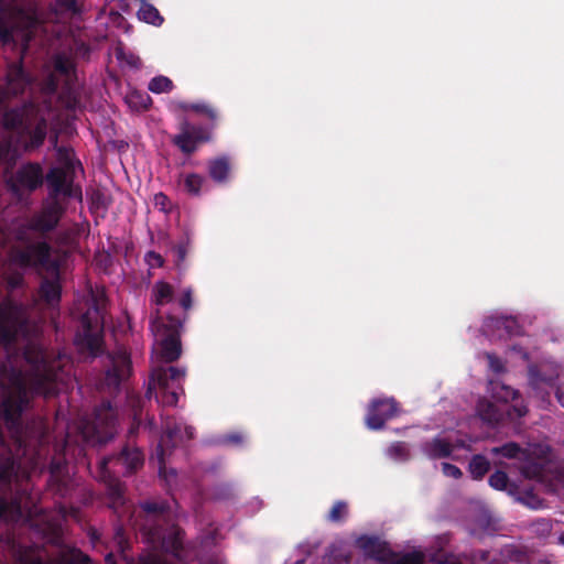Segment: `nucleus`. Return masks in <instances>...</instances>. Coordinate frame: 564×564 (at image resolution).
<instances>
[{
  "mask_svg": "<svg viewBox=\"0 0 564 564\" xmlns=\"http://www.w3.org/2000/svg\"><path fill=\"white\" fill-rule=\"evenodd\" d=\"M17 240L23 246L10 249V261L22 269H41L51 275L42 278L39 286V297L48 307L55 308L62 299L61 260L52 257V246L45 241H29L25 234L20 231Z\"/></svg>",
  "mask_w": 564,
  "mask_h": 564,
  "instance_id": "nucleus-1",
  "label": "nucleus"
},
{
  "mask_svg": "<svg viewBox=\"0 0 564 564\" xmlns=\"http://www.w3.org/2000/svg\"><path fill=\"white\" fill-rule=\"evenodd\" d=\"M139 527L142 535L154 549L178 556L183 549V530L172 521L166 500H147L140 503Z\"/></svg>",
  "mask_w": 564,
  "mask_h": 564,
  "instance_id": "nucleus-2",
  "label": "nucleus"
},
{
  "mask_svg": "<svg viewBox=\"0 0 564 564\" xmlns=\"http://www.w3.org/2000/svg\"><path fill=\"white\" fill-rule=\"evenodd\" d=\"M144 464V455L139 447L126 444L121 451L111 456L102 457L99 462L98 478L106 485L107 506L121 516L127 511V499L123 482L113 476L109 465L122 467L123 475H132ZM120 473V470H117Z\"/></svg>",
  "mask_w": 564,
  "mask_h": 564,
  "instance_id": "nucleus-3",
  "label": "nucleus"
},
{
  "mask_svg": "<svg viewBox=\"0 0 564 564\" xmlns=\"http://www.w3.org/2000/svg\"><path fill=\"white\" fill-rule=\"evenodd\" d=\"M43 23L36 0H0V41L15 42V35L29 44Z\"/></svg>",
  "mask_w": 564,
  "mask_h": 564,
  "instance_id": "nucleus-4",
  "label": "nucleus"
},
{
  "mask_svg": "<svg viewBox=\"0 0 564 564\" xmlns=\"http://www.w3.org/2000/svg\"><path fill=\"white\" fill-rule=\"evenodd\" d=\"M4 129L14 131L23 142L24 151H33L43 145L47 134V121L39 105L25 101L21 106L7 109L2 116Z\"/></svg>",
  "mask_w": 564,
  "mask_h": 564,
  "instance_id": "nucleus-5",
  "label": "nucleus"
},
{
  "mask_svg": "<svg viewBox=\"0 0 564 564\" xmlns=\"http://www.w3.org/2000/svg\"><path fill=\"white\" fill-rule=\"evenodd\" d=\"M182 108L203 115L210 120L209 127L192 124L187 120H183L178 127L180 132L172 137L171 142L173 145L183 154L191 155L197 151L200 144L212 140V130L216 127L218 112L212 105L206 102L183 104Z\"/></svg>",
  "mask_w": 564,
  "mask_h": 564,
  "instance_id": "nucleus-6",
  "label": "nucleus"
},
{
  "mask_svg": "<svg viewBox=\"0 0 564 564\" xmlns=\"http://www.w3.org/2000/svg\"><path fill=\"white\" fill-rule=\"evenodd\" d=\"M23 357L32 366L29 383L36 394L53 397L58 393L57 382L59 372L53 364L47 360L46 351L34 344L24 348Z\"/></svg>",
  "mask_w": 564,
  "mask_h": 564,
  "instance_id": "nucleus-7",
  "label": "nucleus"
},
{
  "mask_svg": "<svg viewBox=\"0 0 564 564\" xmlns=\"http://www.w3.org/2000/svg\"><path fill=\"white\" fill-rule=\"evenodd\" d=\"M162 429L163 433L156 446L155 456L159 464L160 477L169 480L170 476H176V470L166 467L167 457L171 455L173 448L194 440L196 430L194 426L176 419H167Z\"/></svg>",
  "mask_w": 564,
  "mask_h": 564,
  "instance_id": "nucleus-8",
  "label": "nucleus"
},
{
  "mask_svg": "<svg viewBox=\"0 0 564 564\" xmlns=\"http://www.w3.org/2000/svg\"><path fill=\"white\" fill-rule=\"evenodd\" d=\"M106 299L104 294L94 295L91 305L80 319L83 332L76 336V344L94 357L102 351Z\"/></svg>",
  "mask_w": 564,
  "mask_h": 564,
  "instance_id": "nucleus-9",
  "label": "nucleus"
},
{
  "mask_svg": "<svg viewBox=\"0 0 564 564\" xmlns=\"http://www.w3.org/2000/svg\"><path fill=\"white\" fill-rule=\"evenodd\" d=\"M185 369L169 366L158 367L152 370L147 397L151 398L152 390L158 389L155 398L163 405L174 406L181 394H184Z\"/></svg>",
  "mask_w": 564,
  "mask_h": 564,
  "instance_id": "nucleus-10",
  "label": "nucleus"
},
{
  "mask_svg": "<svg viewBox=\"0 0 564 564\" xmlns=\"http://www.w3.org/2000/svg\"><path fill=\"white\" fill-rule=\"evenodd\" d=\"M152 327L161 337L159 343L161 358L167 364L177 360L182 355L181 329L183 322L172 315H169L164 321L160 311L156 310Z\"/></svg>",
  "mask_w": 564,
  "mask_h": 564,
  "instance_id": "nucleus-11",
  "label": "nucleus"
},
{
  "mask_svg": "<svg viewBox=\"0 0 564 564\" xmlns=\"http://www.w3.org/2000/svg\"><path fill=\"white\" fill-rule=\"evenodd\" d=\"M33 395L37 394L31 389V383H26L22 378L13 380L12 390L2 400L0 406L1 416L9 429L20 427L23 411Z\"/></svg>",
  "mask_w": 564,
  "mask_h": 564,
  "instance_id": "nucleus-12",
  "label": "nucleus"
},
{
  "mask_svg": "<svg viewBox=\"0 0 564 564\" xmlns=\"http://www.w3.org/2000/svg\"><path fill=\"white\" fill-rule=\"evenodd\" d=\"M25 323L19 304L12 301L0 303V348L9 351L13 347Z\"/></svg>",
  "mask_w": 564,
  "mask_h": 564,
  "instance_id": "nucleus-13",
  "label": "nucleus"
},
{
  "mask_svg": "<svg viewBox=\"0 0 564 564\" xmlns=\"http://www.w3.org/2000/svg\"><path fill=\"white\" fill-rule=\"evenodd\" d=\"M109 359L110 366L106 369L100 384L104 390L115 392L131 376L132 362L130 355L123 349H118L109 355Z\"/></svg>",
  "mask_w": 564,
  "mask_h": 564,
  "instance_id": "nucleus-14",
  "label": "nucleus"
},
{
  "mask_svg": "<svg viewBox=\"0 0 564 564\" xmlns=\"http://www.w3.org/2000/svg\"><path fill=\"white\" fill-rule=\"evenodd\" d=\"M65 208L59 199H46L39 213H35L28 221L26 228L46 236L58 226Z\"/></svg>",
  "mask_w": 564,
  "mask_h": 564,
  "instance_id": "nucleus-15",
  "label": "nucleus"
},
{
  "mask_svg": "<svg viewBox=\"0 0 564 564\" xmlns=\"http://www.w3.org/2000/svg\"><path fill=\"white\" fill-rule=\"evenodd\" d=\"M477 413L484 422L495 425L502 422L505 415L510 421L524 416L528 413V406L522 403H513L505 409L487 399H480L477 403Z\"/></svg>",
  "mask_w": 564,
  "mask_h": 564,
  "instance_id": "nucleus-16",
  "label": "nucleus"
},
{
  "mask_svg": "<svg viewBox=\"0 0 564 564\" xmlns=\"http://www.w3.org/2000/svg\"><path fill=\"white\" fill-rule=\"evenodd\" d=\"M48 489L59 498L72 497L75 489V481L68 474L67 463L62 458L53 457L50 463Z\"/></svg>",
  "mask_w": 564,
  "mask_h": 564,
  "instance_id": "nucleus-17",
  "label": "nucleus"
},
{
  "mask_svg": "<svg viewBox=\"0 0 564 564\" xmlns=\"http://www.w3.org/2000/svg\"><path fill=\"white\" fill-rule=\"evenodd\" d=\"M43 182L44 174L41 164L28 162L17 170L8 184L13 193H18L20 191L34 192L42 186Z\"/></svg>",
  "mask_w": 564,
  "mask_h": 564,
  "instance_id": "nucleus-18",
  "label": "nucleus"
},
{
  "mask_svg": "<svg viewBox=\"0 0 564 564\" xmlns=\"http://www.w3.org/2000/svg\"><path fill=\"white\" fill-rule=\"evenodd\" d=\"M399 404L393 398L373 399L366 415V424L370 430L383 429L386 422L398 414Z\"/></svg>",
  "mask_w": 564,
  "mask_h": 564,
  "instance_id": "nucleus-19",
  "label": "nucleus"
},
{
  "mask_svg": "<svg viewBox=\"0 0 564 564\" xmlns=\"http://www.w3.org/2000/svg\"><path fill=\"white\" fill-rule=\"evenodd\" d=\"M70 164L66 167L53 166L45 175V181L50 188L47 199H58L59 195L70 197L73 176L70 175Z\"/></svg>",
  "mask_w": 564,
  "mask_h": 564,
  "instance_id": "nucleus-20",
  "label": "nucleus"
},
{
  "mask_svg": "<svg viewBox=\"0 0 564 564\" xmlns=\"http://www.w3.org/2000/svg\"><path fill=\"white\" fill-rule=\"evenodd\" d=\"M356 545L367 557L381 564H387L395 555V552L391 550L388 542L375 535H360L356 540Z\"/></svg>",
  "mask_w": 564,
  "mask_h": 564,
  "instance_id": "nucleus-21",
  "label": "nucleus"
},
{
  "mask_svg": "<svg viewBox=\"0 0 564 564\" xmlns=\"http://www.w3.org/2000/svg\"><path fill=\"white\" fill-rule=\"evenodd\" d=\"M529 383L533 389L542 384L553 387L562 375V367L556 362H543L529 367Z\"/></svg>",
  "mask_w": 564,
  "mask_h": 564,
  "instance_id": "nucleus-22",
  "label": "nucleus"
},
{
  "mask_svg": "<svg viewBox=\"0 0 564 564\" xmlns=\"http://www.w3.org/2000/svg\"><path fill=\"white\" fill-rule=\"evenodd\" d=\"M30 84V76L25 73L23 66L21 64L11 65L7 73L3 94L6 97H17L22 95Z\"/></svg>",
  "mask_w": 564,
  "mask_h": 564,
  "instance_id": "nucleus-23",
  "label": "nucleus"
},
{
  "mask_svg": "<svg viewBox=\"0 0 564 564\" xmlns=\"http://www.w3.org/2000/svg\"><path fill=\"white\" fill-rule=\"evenodd\" d=\"M117 422L116 411L110 401H102L94 411L93 425L96 431L112 434Z\"/></svg>",
  "mask_w": 564,
  "mask_h": 564,
  "instance_id": "nucleus-24",
  "label": "nucleus"
},
{
  "mask_svg": "<svg viewBox=\"0 0 564 564\" xmlns=\"http://www.w3.org/2000/svg\"><path fill=\"white\" fill-rule=\"evenodd\" d=\"M422 453L430 459H442L451 457L454 445L452 441L444 437H433L421 444Z\"/></svg>",
  "mask_w": 564,
  "mask_h": 564,
  "instance_id": "nucleus-25",
  "label": "nucleus"
},
{
  "mask_svg": "<svg viewBox=\"0 0 564 564\" xmlns=\"http://www.w3.org/2000/svg\"><path fill=\"white\" fill-rule=\"evenodd\" d=\"M207 171L209 177L218 183L225 184L229 181L230 172H231V161L227 155H220L214 159L208 160L207 162Z\"/></svg>",
  "mask_w": 564,
  "mask_h": 564,
  "instance_id": "nucleus-26",
  "label": "nucleus"
},
{
  "mask_svg": "<svg viewBox=\"0 0 564 564\" xmlns=\"http://www.w3.org/2000/svg\"><path fill=\"white\" fill-rule=\"evenodd\" d=\"M21 155L20 149L14 143L12 137H3L0 139V165L9 173Z\"/></svg>",
  "mask_w": 564,
  "mask_h": 564,
  "instance_id": "nucleus-27",
  "label": "nucleus"
},
{
  "mask_svg": "<svg viewBox=\"0 0 564 564\" xmlns=\"http://www.w3.org/2000/svg\"><path fill=\"white\" fill-rule=\"evenodd\" d=\"M22 564H48L42 558H33L29 562L22 561ZM50 564H93L90 557L79 549L73 547L63 552L54 562Z\"/></svg>",
  "mask_w": 564,
  "mask_h": 564,
  "instance_id": "nucleus-28",
  "label": "nucleus"
},
{
  "mask_svg": "<svg viewBox=\"0 0 564 564\" xmlns=\"http://www.w3.org/2000/svg\"><path fill=\"white\" fill-rule=\"evenodd\" d=\"M520 471L524 478L541 480L544 475L545 465L539 458L531 455L529 451L521 456Z\"/></svg>",
  "mask_w": 564,
  "mask_h": 564,
  "instance_id": "nucleus-29",
  "label": "nucleus"
},
{
  "mask_svg": "<svg viewBox=\"0 0 564 564\" xmlns=\"http://www.w3.org/2000/svg\"><path fill=\"white\" fill-rule=\"evenodd\" d=\"M487 327H492L498 332H502L499 334L500 337H512L521 334V326L513 317L501 316L490 318L487 323Z\"/></svg>",
  "mask_w": 564,
  "mask_h": 564,
  "instance_id": "nucleus-30",
  "label": "nucleus"
},
{
  "mask_svg": "<svg viewBox=\"0 0 564 564\" xmlns=\"http://www.w3.org/2000/svg\"><path fill=\"white\" fill-rule=\"evenodd\" d=\"M492 397L503 403L502 408L506 409L510 401L514 403H523L520 400L519 391L513 388L502 383V382H491Z\"/></svg>",
  "mask_w": 564,
  "mask_h": 564,
  "instance_id": "nucleus-31",
  "label": "nucleus"
},
{
  "mask_svg": "<svg viewBox=\"0 0 564 564\" xmlns=\"http://www.w3.org/2000/svg\"><path fill=\"white\" fill-rule=\"evenodd\" d=\"M22 514L21 502L18 498L7 499L0 496V520L18 521Z\"/></svg>",
  "mask_w": 564,
  "mask_h": 564,
  "instance_id": "nucleus-32",
  "label": "nucleus"
},
{
  "mask_svg": "<svg viewBox=\"0 0 564 564\" xmlns=\"http://www.w3.org/2000/svg\"><path fill=\"white\" fill-rule=\"evenodd\" d=\"M153 302L158 306H163L172 302L174 297L173 286L165 281H158L154 283L153 289Z\"/></svg>",
  "mask_w": 564,
  "mask_h": 564,
  "instance_id": "nucleus-33",
  "label": "nucleus"
},
{
  "mask_svg": "<svg viewBox=\"0 0 564 564\" xmlns=\"http://www.w3.org/2000/svg\"><path fill=\"white\" fill-rule=\"evenodd\" d=\"M206 178L197 173H188L183 177V187L187 195L198 197L202 194Z\"/></svg>",
  "mask_w": 564,
  "mask_h": 564,
  "instance_id": "nucleus-34",
  "label": "nucleus"
},
{
  "mask_svg": "<svg viewBox=\"0 0 564 564\" xmlns=\"http://www.w3.org/2000/svg\"><path fill=\"white\" fill-rule=\"evenodd\" d=\"M323 560L325 564H348L351 560V555L350 553L344 552L340 545L333 543L326 549Z\"/></svg>",
  "mask_w": 564,
  "mask_h": 564,
  "instance_id": "nucleus-35",
  "label": "nucleus"
},
{
  "mask_svg": "<svg viewBox=\"0 0 564 564\" xmlns=\"http://www.w3.org/2000/svg\"><path fill=\"white\" fill-rule=\"evenodd\" d=\"M138 17L140 20L144 21L145 23L160 26L164 19L160 14L159 10L152 6L151 3L143 2L141 8L138 11Z\"/></svg>",
  "mask_w": 564,
  "mask_h": 564,
  "instance_id": "nucleus-36",
  "label": "nucleus"
},
{
  "mask_svg": "<svg viewBox=\"0 0 564 564\" xmlns=\"http://www.w3.org/2000/svg\"><path fill=\"white\" fill-rule=\"evenodd\" d=\"M53 67L56 73L63 76H70L75 73L73 59L64 53H57L53 56Z\"/></svg>",
  "mask_w": 564,
  "mask_h": 564,
  "instance_id": "nucleus-37",
  "label": "nucleus"
},
{
  "mask_svg": "<svg viewBox=\"0 0 564 564\" xmlns=\"http://www.w3.org/2000/svg\"><path fill=\"white\" fill-rule=\"evenodd\" d=\"M490 463L482 455H474L469 462V471L474 479H482V477L489 471Z\"/></svg>",
  "mask_w": 564,
  "mask_h": 564,
  "instance_id": "nucleus-38",
  "label": "nucleus"
},
{
  "mask_svg": "<svg viewBox=\"0 0 564 564\" xmlns=\"http://www.w3.org/2000/svg\"><path fill=\"white\" fill-rule=\"evenodd\" d=\"M129 107L137 111L148 110L152 104V99L148 94L132 91L126 97Z\"/></svg>",
  "mask_w": 564,
  "mask_h": 564,
  "instance_id": "nucleus-39",
  "label": "nucleus"
},
{
  "mask_svg": "<svg viewBox=\"0 0 564 564\" xmlns=\"http://www.w3.org/2000/svg\"><path fill=\"white\" fill-rule=\"evenodd\" d=\"M527 449H523L520 447L518 443L509 442L501 446L491 448V454L494 455H501L506 458H518L521 459V456L523 453H525Z\"/></svg>",
  "mask_w": 564,
  "mask_h": 564,
  "instance_id": "nucleus-40",
  "label": "nucleus"
},
{
  "mask_svg": "<svg viewBox=\"0 0 564 564\" xmlns=\"http://www.w3.org/2000/svg\"><path fill=\"white\" fill-rule=\"evenodd\" d=\"M15 477V462L13 458L8 457L0 460V485L10 486Z\"/></svg>",
  "mask_w": 564,
  "mask_h": 564,
  "instance_id": "nucleus-41",
  "label": "nucleus"
},
{
  "mask_svg": "<svg viewBox=\"0 0 564 564\" xmlns=\"http://www.w3.org/2000/svg\"><path fill=\"white\" fill-rule=\"evenodd\" d=\"M387 564H425V556L420 551H412L399 555H395Z\"/></svg>",
  "mask_w": 564,
  "mask_h": 564,
  "instance_id": "nucleus-42",
  "label": "nucleus"
},
{
  "mask_svg": "<svg viewBox=\"0 0 564 564\" xmlns=\"http://www.w3.org/2000/svg\"><path fill=\"white\" fill-rule=\"evenodd\" d=\"M173 82L163 75L153 77L149 83V90L154 94L169 93L173 89Z\"/></svg>",
  "mask_w": 564,
  "mask_h": 564,
  "instance_id": "nucleus-43",
  "label": "nucleus"
},
{
  "mask_svg": "<svg viewBox=\"0 0 564 564\" xmlns=\"http://www.w3.org/2000/svg\"><path fill=\"white\" fill-rule=\"evenodd\" d=\"M347 514H348L347 503L343 500H338L333 505L326 519L329 522L339 523L346 519Z\"/></svg>",
  "mask_w": 564,
  "mask_h": 564,
  "instance_id": "nucleus-44",
  "label": "nucleus"
},
{
  "mask_svg": "<svg viewBox=\"0 0 564 564\" xmlns=\"http://www.w3.org/2000/svg\"><path fill=\"white\" fill-rule=\"evenodd\" d=\"M488 482L494 489L505 490L509 484V477L506 471L496 470L489 476Z\"/></svg>",
  "mask_w": 564,
  "mask_h": 564,
  "instance_id": "nucleus-45",
  "label": "nucleus"
},
{
  "mask_svg": "<svg viewBox=\"0 0 564 564\" xmlns=\"http://www.w3.org/2000/svg\"><path fill=\"white\" fill-rule=\"evenodd\" d=\"M388 454L394 459L406 460L409 458V448L403 442H395L388 448Z\"/></svg>",
  "mask_w": 564,
  "mask_h": 564,
  "instance_id": "nucleus-46",
  "label": "nucleus"
},
{
  "mask_svg": "<svg viewBox=\"0 0 564 564\" xmlns=\"http://www.w3.org/2000/svg\"><path fill=\"white\" fill-rule=\"evenodd\" d=\"M189 248V240L188 238L183 239L182 241L177 242L173 246L172 251L175 257V263L180 265L182 262L185 261Z\"/></svg>",
  "mask_w": 564,
  "mask_h": 564,
  "instance_id": "nucleus-47",
  "label": "nucleus"
},
{
  "mask_svg": "<svg viewBox=\"0 0 564 564\" xmlns=\"http://www.w3.org/2000/svg\"><path fill=\"white\" fill-rule=\"evenodd\" d=\"M56 6L61 12H69L73 14L80 12L78 0H56Z\"/></svg>",
  "mask_w": 564,
  "mask_h": 564,
  "instance_id": "nucleus-48",
  "label": "nucleus"
},
{
  "mask_svg": "<svg viewBox=\"0 0 564 564\" xmlns=\"http://www.w3.org/2000/svg\"><path fill=\"white\" fill-rule=\"evenodd\" d=\"M153 203L161 212L169 213L171 209V200L163 192H159L154 195Z\"/></svg>",
  "mask_w": 564,
  "mask_h": 564,
  "instance_id": "nucleus-49",
  "label": "nucleus"
},
{
  "mask_svg": "<svg viewBox=\"0 0 564 564\" xmlns=\"http://www.w3.org/2000/svg\"><path fill=\"white\" fill-rule=\"evenodd\" d=\"M180 306L185 311H189L193 306V289L186 288L183 290L182 295L180 297Z\"/></svg>",
  "mask_w": 564,
  "mask_h": 564,
  "instance_id": "nucleus-50",
  "label": "nucleus"
},
{
  "mask_svg": "<svg viewBox=\"0 0 564 564\" xmlns=\"http://www.w3.org/2000/svg\"><path fill=\"white\" fill-rule=\"evenodd\" d=\"M486 357H487L489 367L494 372L501 373L506 370L502 360L499 357H497L495 354L487 352Z\"/></svg>",
  "mask_w": 564,
  "mask_h": 564,
  "instance_id": "nucleus-51",
  "label": "nucleus"
},
{
  "mask_svg": "<svg viewBox=\"0 0 564 564\" xmlns=\"http://www.w3.org/2000/svg\"><path fill=\"white\" fill-rule=\"evenodd\" d=\"M113 541L117 544L120 552H123L128 541L124 535V529L122 527H116L115 534H113Z\"/></svg>",
  "mask_w": 564,
  "mask_h": 564,
  "instance_id": "nucleus-52",
  "label": "nucleus"
},
{
  "mask_svg": "<svg viewBox=\"0 0 564 564\" xmlns=\"http://www.w3.org/2000/svg\"><path fill=\"white\" fill-rule=\"evenodd\" d=\"M468 558L474 563L478 564L481 562H488L490 560V552L485 550L471 551Z\"/></svg>",
  "mask_w": 564,
  "mask_h": 564,
  "instance_id": "nucleus-53",
  "label": "nucleus"
},
{
  "mask_svg": "<svg viewBox=\"0 0 564 564\" xmlns=\"http://www.w3.org/2000/svg\"><path fill=\"white\" fill-rule=\"evenodd\" d=\"M442 470L445 476L455 479L460 478L463 475L462 470L456 465H453L451 463H442Z\"/></svg>",
  "mask_w": 564,
  "mask_h": 564,
  "instance_id": "nucleus-54",
  "label": "nucleus"
},
{
  "mask_svg": "<svg viewBox=\"0 0 564 564\" xmlns=\"http://www.w3.org/2000/svg\"><path fill=\"white\" fill-rule=\"evenodd\" d=\"M243 435L239 432L228 433L224 436V443L228 445H241L243 443Z\"/></svg>",
  "mask_w": 564,
  "mask_h": 564,
  "instance_id": "nucleus-55",
  "label": "nucleus"
},
{
  "mask_svg": "<svg viewBox=\"0 0 564 564\" xmlns=\"http://www.w3.org/2000/svg\"><path fill=\"white\" fill-rule=\"evenodd\" d=\"M147 259L152 265H156L159 268L163 267L164 259L160 253H156L155 251H149L147 253Z\"/></svg>",
  "mask_w": 564,
  "mask_h": 564,
  "instance_id": "nucleus-56",
  "label": "nucleus"
},
{
  "mask_svg": "<svg viewBox=\"0 0 564 564\" xmlns=\"http://www.w3.org/2000/svg\"><path fill=\"white\" fill-rule=\"evenodd\" d=\"M65 107L68 110H75L77 108L79 101L70 91L65 96Z\"/></svg>",
  "mask_w": 564,
  "mask_h": 564,
  "instance_id": "nucleus-57",
  "label": "nucleus"
},
{
  "mask_svg": "<svg viewBox=\"0 0 564 564\" xmlns=\"http://www.w3.org/2000/svg\"><path fill=\"white\" fill-rule=\"evenodd\" d=\"M24 282L23 275L20 273L13 274L9 278L8 283L12 289L22 286Z\"/></svg>",
  "mask_w": 564,
  "mask_h": 564,
  "instance_id": "nucleus-58",
  "label": "nucleus"
},
{
  "mask_svg": "<svg viewBox=\"0 0 564 564\" xmlns=\"http://www.w3.org/2000/svg\"><path fill=\"white\" fill-rule=\"evenodd\" d=\"M438 564H462V562L453 555H445L444 558L437 561Z\"/></svg>",
  "mask_w": 564,
  "mask_h": 564,
  "instance_id": "nucleus-59",
  "label": "nucleus"
},
{
  "mask_svg": "<svg viewBox=\"0 0 564 564\" xmlns=\"http://www.w3.org/2000/svg\"><path fill=\"white\" fill-rule=\"evenodd\" d=\"M555 395L560 404L564 408V386H558L556 388Z\"/></svg>",
  "mask_w": 564,
  "mask_h": 564,
  "instance_id": "nucleus-60",
  "label": "nucleus"
},
{
  "mask_svg": "<svg viewBox=\"0 0 564 564\" xmlns=\"http://www.w3.org/2000/svg\"><path fill=\"white\" fill-rule=\"evenodd\" d=\"M106 564H117L115 555L110 552L105 556Z\"/></svg>",
  "mask_w": 564,
  "mask_h": 564,
  "instance_id": "nucleus-61",
  "label": "nucleus"
},
{
  "mask_svg": "<svg viewBox=\"0 0 564 564\" xmlns=\"http://www.w3.org/2000/svg\"><path fill=\"white\" fill-rule=\"evenodd\" d=\"M452 443L454 445V449L455 448H464L466 446L465 441H463V440H456Z\"/></svg>",
  "mask_w": 564,
  "mask_h": 564,
  "instance_id": "nucleus-62",
  "label": "nucleus"
},
{
  "mask_svg": "<svg viewBox=\"0 0 564 564\" xmlns=\"http://www.w3.org/2000/svg\"><path fill=\"white\" fill-rule=\"evenodd\" d=\"M138 427H139V423H133L132 426L130 427L129 433L131 435H133L137 432Z\"/></svg>",
  "mask_w": 564,
  "mask_h": 564,
  "instance_id": "nucleus-63",
  "label": "nucleus"
},
{
  "mask_svg": "<svg viewBox=\"0 0 564 564\" xmlns=\"http://www.w3.org/2000/svg\"><path fill=\"white\" fill-rule=\"evenodd\" d=\"M558 543L564 545V531L558 535Z\"/></svg>",
  "mask_w": 564,
  "mask_h": 564,
  "instance_id": "nucleus-64",
  "label": "nucleus"
}]
</instances>
